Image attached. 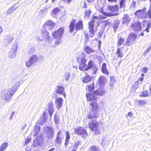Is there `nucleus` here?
Segmentation results:
<instances>
[{
  "label": "nucleus",
  "instance_id": "obj_11",
  "mask_svg": "<svg viewBox=\"0 0 151 151\" xmlns=\"http://www.w3.org/2000/svg\"><path fill=\"white\" fill-rule=\"evenodd\" d=\"M45 129L46 132L47 136L49 138H52L54 135L53 129L52 127H45Z\"/></svg>",
  "mask_w": 151,
  "mask_h": 151
},
{
  "label": "nucleus",
  "instance_id": "obj_44",
  "mask_svg": "<svg viewBox=\"0 0 151 151\" xmlns=\"http://www.w3.org/2000/svg\"><path fill=\"white\" fill-rule=\"evenodd\" d=\"M81 143V142L80 140L76 141L73 145V147L75 148H77L78 146Z\"/></svg>",
  "mask_w": 151,
  "mask_h": 151
},
{
  "label": "nucleus",
  "instance_id": "obj_14",
  "mask_svg": "<svg viewBox=\"0 0 151 151\" xmlns=\"http://www.w3.org/2000/svg\"><path fill=\"white\" fill-rule=\"evenodd\" d=\"M63 100L62 98H57L55 101V105L58 109H60L63 106Z\"/></svg>",
  "mask_w": 151,
  "mask_h": 151
},
{
  "label": "nucleus",
  "instance_id": "obj_50",
  "mask_svg": "<svg viewBox=\"0 0 151 151\" xmlns=\"http://www.w3.org/2000/svg\"><path fill=\"white\" fill-rule=\"evenodd\" d=\"M91 11L90 10H86L85 11V17H88L89 16V15L91 13Z\"/></svg>",
  "mask_w": 151,
  "mask_h": 151
},
{
  "label": "nucleus",
  "instance_id": "obj_17",
  "mask_svg": "<svg viewBox=\"0 0 151 151\" xmlns=\"http://www.w3.org/2000/svg\"><path fill=\"white\" fill-rule=\"evenodd\" d=\"M56 93L60 95H63L65 98V88L61 86H57L56 87Z\"/></svg>",
  "mask_w": 151,
  "mask_h": 151
},
{
  "label": "nucleus",
  "instance_id": "obj_55",
  "mask_svg": "<svg viewBox=\"0 0 151 151\" xmlns=\"http://www.w3.org/2000/svg\"><path fill=\"white\" fill-rule=\"evenodd\" d=\"M148 71V68L146 67H144L143 68V71L144 73H146Z\"/></svg>",
  "mask_w": 151,
  "mask_h": 151
},
{
  "label": "nucleus",
  "instance_id": "obj_20",
  "mask_svg": "<svg viewBox=\"0 0 151 151\" xmlns=\"http://www.w3.org/2000/svg\"><path fill=\"white\" fill-rule=\"evenodd\" d=\"M14 37L12 35H8L5 37V42H6L8 44H10L14 40Z\"/></svg>",
  "mask_w": 151,
  "mask_h": 151
},
{
  "label": "nucleus",
  "instance_id": "obj_30",
  "mask_svg": "<svg viewBox=\"0 0 151 151\" xmlns=\"http://www.w3.org/2000/svg\"><path fill=\"white\" fill-rule=\"evenodd\" d=\"M110 11L112 12H116L118 11V6H110L108 7Z\"/></svg>",
  "mask_w": 151,
  "mask_h": 151
},
{
  "label": "nucleus",
  "instance_id": "obj_21",
  "mask_svg": "<svg viewBox=\"0 0 151 151\" xmlns=\"http://www.w3.org/2000/svg\"><path fill=\"white\" fill-rule=\"evenodd\" d=\"M84 49L85 52L88 54H89L91 53L94 52L95 51V50L94 49L91 48L88 46H84Z\"/></svg>",
  "mask_w": 151,
  "mask_h": 151
},
{
  "label": "nucleus",
  "instance_id": "obj_16",
  "mask_svg": "<svg viewBox=\"0 0 151 151\" xmlns=\"http://www.w3.org/2000/svg\"><path fill=\"white\" fill-rule=\"evenodd\" d=\"M146 9L145 8L142 10H139L135 13V15L139 18H145L146 17L145 13L146 12Z\"/></svg>",
  "mask_w": 151,
  "mask_h": 151
},
{
  "label": "nucleus",
  "instance_id": "obj_3",
  "mask_svg": "<svg viewBox=\"0 0 151 151\" xmlns=\"http://www.w3.org/2000/svg\"><path fill=\"white\" fill-rule=\"evenodd\" d=\"M54 109L53 107V102L50 101L47 105L45 109L43 111V114L41 116L38 121L39 124L42 125L46 122V118L47 117V115L49 114L50 117L51 118L54 112Z\"/></svg>",
  "mask_w": 151,
  "mask_h": 151
},
{
  "label": "nucleus",
  "instance_id": "obj_37",
  "mask_svg": "<svg viewBox=\"0 0 151 151\" xmlns=\"http://www.w3.org/2000/svg\"><path fill=\"white\" fill-rule=\"evenodd\" d=\"M40 126L38 125H36L35 128V134L34 136H37L39 133L40 130Z\"/></svg>",
  "mask_w": 151,
  "mask_h": 151
},
{
  "label": "nucleus",
  "instance_id": "obj_6",
  "mask_svg": "<svg viewBox=\"0 0 151 151\" xmlns=\"http://www.w3.org/2000/svg\"><path fill=\"white\" fill-rule=\"evenodd\" d=\"M87 89L89 91V93L86 95L87 100L90 101L97 100L98 98L94 95V92H92V91L94 89L93 83L92 85L87 86Z\"/></svg>",
  "mask_w": 151,
  "mask_h": 151
},
{
  "label": "nucleus",
  "instance_id": "obj_5",
  "mask_svg": "<svg viewBox=\"0 0 151 151\" xmlns=\"http://www.w3.org/2000/svg\"><path fill=\"white\" fill-rule=\"evenodd\" d=\"M87 66V71L89 74H95L96 73L98 68L94 62L91 60H89Z\"/></svg>",
  "mask_w": 151,
  "mask_h": 151
},
{
  "label": "nucleus",
  "instance_id": "obj_10",
  "mask_svg": "<svg viewBox=\"0 0 151 151\" xmlns=\"http://www.w3.org/2000/svg\"><path fill=\"white\" fill-rule=\"evenodd\" d=\"M136 38V36L135 34L133 33H131L127 37L125 45H130L131 44H132L133 42L135 41Z\"/></svg>",
  "mask_w": 151,
  "mask_h": 151
},
{
  "label": "nucleus",
  "instance_id": "obj_13",
  "mask_svg": "<svg viewBox=\"0 0 151 151\" xmlns=\"http://www.w3.org/2000/svg\"><path fill=\"white\" fill-rule=\"evenodd\" d=\"M94 22V21L93 19L89 23V25L88 28L89 30V34L91 37H93L94 35V30L93 29Z\"/></svg>",
  "mask_w": 151,
  "mask_h": 151
},
{
  "label": "nucleus",
  "instance_id": "obj_48",
  "mask_svg": "<svg viewBox=\"0 0 151 151\" xmlns=\"http://www.w3.org/2000/svg\"><path fill=\"white\" fill-rule=\"evenodd\" d=\"M85 40L84 41V44L85 45H86V46L87 45V43L88 42V39L89 38L88 35V34H86V35H85Z\"/></svg>",
  "mask_w": 151,
  "mask_h": 151
},
{
  "label": "nucleus",
  "instance_id": "obj_19",
  "mask_svg": "<svg viewBox=\"0 0 151 151\" xmlns=\"http://www.w3.org/2000/svg\"><path fill=\"white\" fill-rule=\"evenodd\" d=\"M55 25V24L51 20H49L47 21L45 23L44 27L49 29H51Z\"/></svg>",
  "mask_w": 151,
  "mask_h": 151
},
{
  "label": "nucleus",
  "instance_id": "obj_35",
  "mask_svg": "<svg viewBox=\"0 0 151 151\" xmlns=\"http://www.w3.org/2000/svg\"><path fill=\"white\" fill-rule=\"evenodd\" d=\"M100 12L104 16L109 17L113 16V14L111 13H107L106 12H105L102 9H102L100 11Z\"/></svg>",
  "mask_w": 151,
  "mask_h": 151
},
{
  "label": "nucleus",
  "instance_id": "obj_52",
  "mask_svg": "<svg viewBox=\"0 0 151 151\" xmlns=\"http://www.w3.org/2000/svg\"><path fill=\"white\" fill-rule=\"evenodd\" d=\"M106 69V64L105 63H103L102 66V71L104 70H105Z\"/></svg>",
  "mask_w": 151,
  "mask_h": 151
},
{
  "label": "nucleus",
  "instance_id": "obj_54",
  "mask_svg": "<svg viewBox=\"0 0 151 151\" xmlns=\"http://www.w3.org/2000/svg\"><path fill=\"white\" fill-rule=\"evenodd\" d=\"M110 24V22L107 21H106L104 22V24L105 26H106L107 25H109Z\"/></svg>",
  "mask_w": 151,
  "mask_h": 151
},
{
  "label": "nucleus",
  "instance_id": "obj_38",
  "mask_svg": "<svg viewBox=\"0 0 151 151\" xmlns=\"http://www.w3.org/2000/svg\"><path fill=\"white\" fill-rule=\"evenodd\" d=\"M109 143L110 141H109L107 140L106 138H104L102 139L101 144L103 146H107Z\"/></svg>",
  "mask_w": 151,
  "mask_h": 151
},
{
  "label": "nucleus",
  "instance_id": "obj_1",
  "mask_svg": "<svg viewBox=\"0 0 151 151\" xmlns=\"http://www.w3.org/2000/svg\"><path fill=\"white\" fill-rule=\"evenodd\" d=\"M90 105L92 109L88 114V118L91 119L88 122V127L91 131L94 132L95 134L99 135L101 134V129L99 127V123L97 122L96 119H93V118H97L99 116L97 104L95 101H93L90 103Z\"/></svg>",
  "mask_w": 151,
  "mask_h": 151
},
{
  "label": "nucleus",
  "instance_id": "obj_28",
  "mask_svg": "<svg viewBox=\"0 0 151 151\" xmlns=\"http://www.w3.org/2000/svg\"><path fill=\"white\" fill-rule=\"evenodd\" d=\"M40 138V137H38L34 140V142L32 144L33 146L36 147L40 144L41 142L40 140H39Z\"/></svg>",
  "mask_w": 151,
  "mask_h": 151
},
{
  "label": "nucleus",
  "instance_id": "obj_49",
  "mask_svg": "<svg viewBox=\"0 0 151 151\" xmlns=\"http://www.w3.org/2000/svg\"><path fill=\"white\" fill-rule=\"evenodd\" d=\"M110 81L111 82H112V83H110L111 86L112 87L113 85V82L115 81V78L114 77L111 76L110 77Z\"/></svg>",
  "mask_w": 151,
  "mask_h": 151
},
{
  "label": "nucleus",
  "instance_id": "obj_2",
  "mask_svg": "<svg viewBox=\"0 0 151 151\" xmlns=\"http://www.w3.org/2000/svg\"><path fill=\"white\" fill-rule=\"evenodd\" d=\"M19 84V83H16L12 88L2 90L1 93V97L5 101H9L17 91Z\"/></svg>",
  "mask_w": 151,
  "mask_h": 151
},
{
  "label": "nucleus",
  "instance_id": "obj_63",
  "mask_svg": "<svg viewBox=\"0 0 151 151\" xmlns=\"http://www.w3.org/2000/svg\"><path fill=\"white\" fill-rule=\"evenodd\" d=\"M37 40L38 41H41V42H42L43 41V40H44L43 39H42L40 37H38L37 38Z\"/></svg>",
  "mask_w": 151,
  "mask_h": 151
},
{
  "label": "nucleus",
  "instance_id": "obj_22",
  "mask_svg": "<svg viewBox=\"0 0 151 151\" xmlns=\"http://www.w3.org/2000/svg\"><path fill=\"white\" fill-rule=\"evenodd\" d=\"M105 93L104 89H100L98 91H94V95L96 96L99 95L100 96H102Z\"/></svg>",
  "mask_w": 151,
  "mask_h": 151
},
{
  "label": "nucleus",
  "instance_id": "obj_53",
  "mask_svg": "<svg viewBox=\"0 0 151 151\" xmlns=\"http://www.w3.org/2000/svg\"><path fill=\"white\" fill-rule=\"evenodd\" d=\"M150 47H148L147 49L145 51L143 54L144 55H146L149 52L150 50Z\"/></svg>",
  "mask_w": 151,
  "mask_h": 151
},
{
  "label": "nucleus",
  "instance_id": "obj_59",
  "mask_svg": "<svg viewBox=\"0 0 151 151\" xmlns=\"http://www.w3.org/2000/svg\"><path fill=\"white\" fill-rule=\"evenodd\" d=\"M103 33V32L102 31H101L99 32L98 36L99 37H101Z\"/></svg>",
  "mask_w": 151,
  "mask_h": 151
},
{
  "label": "nucleus",
  "instance_id": "obj_23",
  "mask_svg": "<svg viewBox=\"0 0 151 151\" xmlns=\"http://www.w3.org/2000/svg\"><path fill=\"white\" fill-rule=\"evenodd\" d=\"M17 8V7H15V5L12 6L6 12V15H8L11 14L12 12L14 11Z\"/></svg>",
  "mask_w": 151,
  "mask_h": 151
},
{
  "label": "nucleus",
  "instance_id": "obj_18",
  "mask_svg": "<svg viewBox=\"0 0 151 151\" xmlns=\"http://www.w3.org/2000/svg\"><path fill=\"white\" fill-rule=\"evenodd\" d=\"M131 27L134 30L137 31H141L142 29L140 23L139 22H137L132 24Z\"/></svg>",
  "mask_w": 151,
  "mask_h": 151
},
{
  "label": "nucleus",
  "instance_id": "obj_34",
  "mask_svg": "<svg viewBox=\"0 0 151 151\" xmlns=\"http://www.w3.org/2000/svg\"><path fill=\"white\" fill-rule=\"evenodd\" d=\"M91 76L89 75H87V76L84 77L83 80V83H87L88 82L90 81L91 80Z\"/></svg>",
  "mask_w": 151,
  "mask_h": 151
},
{
  "label": "nucleus",
  "instance_id": "obj_60",
  "mask_svg": "<svg viewBox=\"0 0 151 151\" xmlns=\"http://www.w3.org/2000/svg\"><path fill=\"white\" fill-rule=\"evenodd\" d=\"M31 139L30 138H27L25 142V144H27L30 141Z\"/></svg>",
  "mask_w": 151,
  "mask_h": 151
},
{
  "label": "nucleus",
  "instance_id": "obj_56",
  "mask_svg": "<svg viewBox=\"0 0 151 151\" xmlns=\"http://www.w3.org/2000/svg\"><path fill=\"white\" fill-rule=\"evenodd\" d=\"M34 51V49L33 47H32L29 50V53L30 54L32 53Z\"/></svg>",
  "mask_w": 151,
  "mask_h": 151
},
{
  "label": "nucleus",
  "instance_id": "obj_46",
  "mask_svg": "<svg viewBox=\"0 0 151 151\" xmlns=\"http://www.w3.org/2000/svg\"><path fill=\"white\" fill-rule=\"evenodd\" d=\"M138 104L139 105H144L146 103L145 100H139L138 101Z\"/></svg>",
  "mask_w": 151,
  "mask_h": 151
},
{
  "label": "nucleus",
  "instance_id": "obj_9",
  "mask_svg": "<svg viewBox=\"0 0 151 151\" xmlns=\"http://www.w3.org/2000/svg\"><path fill=\"white\" fill-rule=\"evenodd\" d=\"M75 132L78 135H80L83 138H85L87 135L88 133L85 129L83 127H79L77 129H74Z\"/></svg>",
  "mask_w": 151,
  "mask_h": 151
},
{
  "label": "nucleus",
  "instance_id": "obj_40",
  "mask_svg": "<svg viewBox=\"0 0 151 151\" xmlns=\"http://www.w3.org/2000/svg\"><path fill=\"white\" fill-rule=\"evenodd\" d=\"M142 94L140 95L141 96L144 97L149 96L150 94L147 90H145L142 92Z\"/></svg>",
  "mask_w": 151,
  "mask_h": 151
},
{
  "label": "nucleus",
  "instance_id": "obj_8",
  "mask_svg": "<svg viewBox=\"0 0 151 151\" xmlns=\"http://www.w3.org/2000/svg\"><path fill=\"white\" fill-rule=\"evenodd\" d=\"M17 43V42L12 46L11 49L8 53V57L10 59L14 58L16 55L17 51L18 48Z\"/></svg>",
  "mask_w": 151,
  "mask_h": 151
},
{
  "label": "nucleus",
  "instance_id": "obj_43",
  "mask_svg": "<svg viewBox=\"0 0 151 151\" xmlns=\"http://www.w3.org/2000/svg\"><path fill=\"white\" fill-rule=\"evenodd\" d=\"M90 151H100L99 149L95 146H92L89 149Z\"/></svg>",
  "mask_w": 151,
  "mask_h": 151
},
{
  "label": "nucleus",
  "instance_id": "obj_15",
  "mask_svg": "<svg viewBox=\"0 0 151 151\" xmlns=\"http://www.w3.org/2000/svg\"><path fill=\"white\" fill-rule=\"evenodd\" d=\"M142 24H143V27H146V28L143 31H146L147 32L149 31V29L151 28V22L150 20H145L142 22Z\"/></svg>",
  "mask_w": 151,
  "mask_h": 151
},
{
  "label": "nucleus",
  "instance_id": "obj_26",
  "mask_svg": "<svg viewBox=\"0 0 151 151\" xmlns=\"http://www.w3.org/2000/svg\"><path fill=\"white\" fill-rule=\"evenodd\" d=\"M130 20V19L129 18V15L128 14H126L123 16L122 24H125L126 23H128Z\"/></svg>",
  "mask_w": 151,
  "mask_h": 151
},
{
  "label": "nucleus",
  "instance_id": "obj_51",
  "mask_svg": "<svg viewBox=\"0 0 151 151\" xmlns=\"http://www.w3.org/2000/svg\"><path fill=\"white\" fill-rule=\"evenodd\" d=\"M57 40L55 42V44L56 45H58L60 44L61 42V39H56Z\"/></svg>",
  "mask_w": 151,
  "mask_h": 151
},
{
  "label": "nucleus",
  "instance_id": "obj_7",
  "mask_svg": "<svg viewBox=\"0 0 151 151\" xmlns=\"http://www.w3.org/2000/svg\"><path fill=\"white\" fill-rule=\"evenodd\" d=\"M41 36L44 40L47 42L49 43L52 42V39L50 38L49 33L44 28L42 29Z\"/></svg>",
  "mask_w": 151,
  "mask_h": 151
},
{
  "label": "nucleus",
  "instance_id": "obj_32",
  "mask_svg": "<svg viewBox=\"0 0 151 151\" xmlns=\"http://www.w3.org/2000/svg\"><path fill=\"white\" fill-rule=\"evenodd\" d=\"M120 37V35H118V37L119 39L117 43V45L118 46H119L123 44L124 42V38L122 37Z\"/></svg>",
  "mask_w": 151,
  "mask_h": 151
},
{
  "label": "nucleus",
  "instance_id": "obj_45",
  "mask_svg": "<svg viewBox=\"0 0 151 151\" xmlns=\"http://www.w3.org/2000/svg\"><path fill=\"white\" fill-rule=\"evenodd\" d=\"M55 144L58 146H60L61 143V141L60 139V137H57V138L55 141Z\"/></svg>",
  "mask_w": 151,
  "mask_h": 151
},
{
  "label": "nucleus",
  "instance_id": "obj_42",
  "mask_svg": "<svg viewBox=\"0 0 151 151\" xmlns=\"http://www.w3.org/2000/svg\"><path fill=\"white\" fill-rule=\"evenodd\" d=\"M66 138L65 140V145H67L68 143V142L70 138V136L69 134V132L68 131H67L66 132Z\"/></svg>",
  "mask_w": 151,
  "mask_h": 151
},
{
  "label": "nucleus",
  "instance_id": "obj_36",
  "mask_svg": "<svg viewBox=\"0 0 151 151\" xmlns=\"http://www.w3.org/2000/svg\"><path fill=\"white\" fill-rule=\"evenodd\" d=\"M116 55L117 56L118 58L119 57L122 58L124 55L123 53L121 51L120 48H119L117 49V51L116 53Z\"/></svg>",
  "mask_w": 151,
  "mask_h": 151
},
{
  "label": "nucleus",
  "instance_id": "obj_47",
  "mask_svg": "<svg viewBox=\"0 0 151 151\" xmlns=\"http://www.w3.org/2000/svg\"><path fill=\"white\" fill-rule=\"evenodd\" d=\"M145 15L146 17H148L150 19L151 18V10L149 9L148 11L146 13Z\"/></svg>",
  "mask_w": 151,
  "mask_h": 151
},
{
  "label": "nucleus",
  "instance_id": "obj_39",
  "mask_svg": "<svg viewBox=\"0 0 151 151\" xmlns=\"http://www.w3.org/2000/svg\"><path fill=\"white\" fill-rule=\"evenodd\" d=\"M75 25V22L74 21H72L69 26L70 30V32H72L74 29Z\"/></svg>",
  "mask_w": 151,
  "mask_h": 151
},
{
  "label": "nucleus",
  "instance_id": "obj_4",
  "mask_svg": "<svg viewBox=\"0 0 151 151\" xmlns=\"http://www.w3.org/2000/svg\"><path fill=\"white\" fill-rule=\"evenodd\" d=\"M77 60L79 63V68L82 71H87V66L86 64V55L83 52H82L80 57H77Z\"/></svg>",
  "mask_w": 151,
  "mask_h": 151
},
{
  "label": "nucleus",
  "instance_id": "obj_29",
  "mask_svg": "<svg viewBox=\"0 0 151 151\" xmlns=\"http://www.w3.org/2000/svg\"><path fill=\"white\" fill-rule=\"evenodd\" d=\"M70 75V72L66 71L63 76V80H64L68 81Z\"/></svg>",
  "mask_w": 151,
  "mask_h": 151
},
{
  "label": "nucleus",
  "instance_id": "obj_27",
  "mask_svg": "<svg viewBox=\"0 0 151 151\" xmlns=\"http://www.w3.org/2000/svg\"><path fill=\"white\" fill-rule=\"evenodd\" d=\"M29 59L34 64L37 62L38 58L36 55H32L31 56Z\"/></svg>",
  "mask_w": 151,
  "mask_h": 151
},
{
  "label": "nucleus",
  "instance_id": "obj_12",
  "mask_svg": "<svg viewBox=\"0 0 151 151\" xmlns=\"http://www.w3.org/2000/svg\"><path fill=\"white\" fill-rule=\"evenodd\" d=\"M63 32V29L62 27L60 28L56 31L53 34V36L55 39H61L62 35Z\"/></svg>",
  "mask_w": 151,
  "mask_h": 151
},
{
  "label": "nucleus",
  "instance_id": "obj_57",
  "mask_svg": "<svg viewBox=\"0 0 151 151\" xmlns=\"http://www.w3.org/2000/svg\"><path fill=\"white\" fill-rule=\"evenodd\" d=\"M103 73L105 74L106 75H108L109 74V72L108 71L107 69H106L105 70H104L102 71Z\"/></svg>",
  "mask_w": 151,
  "mask_h": 151
},
{
  "label": "nucleus",
  "instance_id": "obj_64",
  "mask_svg": "<svg viewBox=\"0 0 151 151\" xmlns=\"http://www.w3.org/2000/svg\"><path fill=\"white\" fill-rule=\"evenodd\" d=\"M149 90L150 92V94L151 95V85H150L149 87Z\"/></svg>",
  "mask_w": 151,
  "mask_h": 151
},
{
  "label": "nucleus",
  "instance_id": "obj_33",
  "mask_svg": "<svg viewBox=\"0 0 151 151\" xmlns=\"http://www.w3.org/2000/svg\"><path fill=\"white\" fill-rule=\"evenodd\" d=\"M59 11V9L56 8H54L51 12V14L52 16L54 17H55L56 15L58 14Z\"/></svg>",
  "mask_w": 151,
  "mask_h": 151
},
{
  "label": "nucleus",
  "instance_id": "obj_41",
  "mask_svg": "<svg viewBox=\"0 0 151 151\" xmlns=\"http://www.w3.org/2000/svg\"><path fill=\"white\" fill-rule=\"evenodd\" d=\"M33 64L29 59L25 62V65L27 67L31 66Z\"/></svg>",
  "mask_w": 151,
  "mask_h": 151
},
{
  "label": "nucleus",
  "instance_id": "obj_62",
  "mask_svg": "<svg viewBox=\"0 0 151 151\" xmlns=\"http://www.w3.org/2000/svg\"><path fill=\"white\" fill-rule=\"evenodd\" d=\"M83 8H86V3L85 2H83Z\"/></svg>",
  "mask_w": 151,
  "mask_h": 151
},
{
  "label": "nucleus",
  "instance_id": "obj_31",
  "mask_svg": "<svg viewBox=\"0 0 151 151\" xmlns=\"http://www.w3.org/2000/svg\"><path fill=\"white\" fill-rule=\"evenodd\" d=\"M8 146V143L5 142L2 144L0 147V151H4Z\"/></svg>",
  "mask_w": 151,
  "mask_h": 151
},
{
  "label": "nucleus",
  "instance_id": "obj_25",
  "mask_svg": "<svg viewBox=\"0 0 151 151\" xmlns=\"http://www.w3.org/2000/svg\"><path fill=\"white\" fill-rule=\"evenodd\" d=\"M83 28V22L81 20L79 21L76 25V30H78L81 29Z\"/></svg>",
  "mask_w": 151,
  "mask_h": 151
},
{
  "label": "nucleus",
  "instance_id": "obj_58",
  "mask_svg": "<svg viewBox=\"0 0 151 151\" xmlns=\"http://www.w3.org/2000/svg\"><path fill=\"white\" fill-rule=\"evenodd\" d=\"M120 5L121 7H122L124 6V1H121L120 3Z\"/></svg>",
  "mask_w": 151,
  "mask_h": 151
},
{
  "label": "nucleus",
  "instance_id": "obj_24",
  "mask_svg": "<svg viewBox=\"0 0 151 151\" xmlns=\"http://www.w3.org/2000/svg\"><path fill=\"white\" fill-rule=\"evenodd\" d=\"M107 79L106 77L103 76H101L99 79L100 84L101 85L104 84L106 82Z\"/></svg>",
  "mask_w": 151,
  "mask_h": 151
},
{
  "label": "nucleus",
  "instance_id": "obj_61",
  "mask_svg": "<svg viewBox=\"0 0 151 151\" xmlns=\"http://www.w3.org/2000/svg\"><path fill=\"white\" fill-rule=\"evenodd\" d=\"M14 111H13L12 112V115H11V116L10 117H9V119L11 120L12 118H13V115H14Z\"/></svg>",
  "mask_w": 151,
  "mask_h": 151
}]
</instances>
